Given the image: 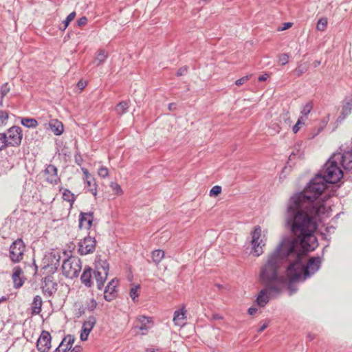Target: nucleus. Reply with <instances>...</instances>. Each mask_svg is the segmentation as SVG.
I'll use <instances>...</instances> for the list:
<instances>
[{
  "label": "nucleus",
  "instance_id": "17",
  "mask_svg": "<svg viewBox=\"0 0 352 352\" xmlns=\"http://www.w3.org/2000/svg\"><path fill=\"white\" fill-rule=\"evenodd\" d=\"M96 323V318L94 316H89L87 320L83 322L81 331L90 333Z\"/></svg>",
  "mask_w": 352,
  "mask_h": 352
},
{
  "label": "nucleus",
  "instance_id": "62",
  "mask_svg": "<svg viewBox=\"0 0 352 352\" xmlns=\"http://www.w3.org/2000/svg\"><path fill=\"white\" fill-rule=\"evenodd\" d=\"M307 337H308L309 340L311 341L314 339L315 336L314 334L309 333Z\"/></svg>",
  "mask_w": 352,
  "mask_h": 352
},
{
  "label": "nucleus",
  "instance_id": "12",
  "mask_svg": "<svg viewBox=\"0 0 352 352\" xmlns=\"http://www.w3.org/2000/svg\"><path fill=\"white\" fill-rule=\"evenodd\" d=\"M117 283V280L112 279L106 286L104 291V298L107 301H111L116 298Z\"/></svg>",
  "mask_w": 352,
  "mask_h": 352
},
{
  "label": "nucleus",
  "instance_id": "5",
  "mask_svg": "<svg viewBox=\"0 0 352 352\" xmlns=\"http://www.w3.org/2000/svg\"><path fill=\"white\" fill-rule=\"evenodd\" d=\"M25 250L23 241L17 239L10 245L8 258L13 263H19L23 259Z\"/></svg>",
  "mask_w": 352,
  "mask_h": 352
},
{
  "label": "nucleus",
  "instance_id": "30",
  "mask_svg": "<svg viewBox=\"0 0 352 352\" xmlns=\"http://www.w3.org/2000/svg\"><path fill=\"white\" fill-rule=\"evenodd\" d=\"M295 156H298V157H302V153L300 151V145L298 144L295 146L294 151L291 153L289 160H292L295 158Z\"/></svg>",
  "mask_w": 352,
  "mask_h": 352
},
{
  "label": "nucleus",
  "instance_id": "32",
  "mask_svg": "<svg viewBox=\"0 0 352 352\" xmlns=\"http://www.w3.org/2000/svg\"><path fill=\"white\" fill-rule=\"evenodd\" d=\"M327 25V21L324 18L320 19L317 23L316 29L319 31H324Z\"/></svg>",
  "mask_w": 352,
  "mask_h": 352
},
{
  "label": "nucleus",
  "instance_id": "64",
  "mask_svg": "<svg viewBox=\"0 0 352 352\" xmlns=\"http://www.w3.org/2000/svg\"><path fill=\"white\" fill-rule=\"evenodd\" d=\"M78 87H81L82 88V87H83V83H82L81 81H80V82L78 83Z\"/></svg>",
  "mask_w": 352,
  "mask_h": 352
},
{
  "label": "nucleus",
  "instance_id": "24",
  "mask_svg": "<svg viewBox=\"0 0 352 352\" xmlns=\"http://www.w3.org/2000/svg\"><path fill=\"white\" fill-rule=\"evenodd\" d=\"M21 123L23 126L28 128H35L38 125V122L36 119L30 118H21Z\"/></svg>",
  "mask_w": 352,
  "mask_h": 352
},
{
  "label": "nucleus",
  "instance_id": "21",
  "mask_svg": "<svg viewBox=\"0 0 352 352\" xmlns=\"http://www.w3.org/2000/svg\"><path fill=\"white\" fill-rule=\"evenodd\" d=\"M138 321L140 323V326L138 327L139 329L142 331V333L143 335L146 334V332L149 328L147 326V324L151 322L150 318L144 316H142L138 318Z\"/></svg>",
  "mask_w": 352,
  "mask_h": 352
},
{
  "label": "nucleus",
  "instance_id": "35",
  "mask_svg": "<svg viewBox=\"0 0 352 352\" xmlns=\"http://www.w3.org/2000/svg\"><path fill=\"white\" fill-rule=\"evenodd\" d=\"M327 120H325V119H323L321 122V124L320 125V126L317 129V130L313 132V134L311 135V138H314V137H316L318 134H319L322 130L325 127V126L327 125Z\"/></svg>",
  "mask_w": 352,
  "mask_h": 352
},
{
  "label": "nucleus",
  "instance_id": "2",
  "mask_svg": "<svg viewBox=\"0 0 352 352\" xmlns=\"http://www.w3.org/2000/svg\"><path fill=\"white\" fill-rule=\"evenodd\" d=\"M292 235L283 237L260 267L259 280L272 293L281 294L287 287L289 295L292 296L297 291L296 283L304 282L320 268L319 256L311 257L306 265L303 263L300 248L306 252L313 250L308 249V244H302L298 236Z\"/></svg>",
  "mask_w": 352,
  "mask_h": 352
},
{
  "label": "nucleus",
  "instance_id": "41",
  "mask_svg": "<svg viewBox=\"0 0 352 352\" xmlns=\"http://www.w3.org/2000/svg\"><path fill=\"white\" fill-rule=\"evenodd\" d=\"M10 88L8 83H4L1 87V97H4L10 91Z\"/></svg>",
  "mask_w": 352,
  "mask_h": 352
},
{
  "label": "nucleus",
  "instance_id": "18",
  "mask_svg": "<svg viewBox=\"0 0 352 352\" xmlns=\"http://www.w3.org/2000/svg\"><path fill=\"white\" fill-rule=\"evenodd\" d=\"M42 298L40 296H34L33 302L32 303V314H38L41 311L42 307Z\"/></svg>",
  "mask_w": 352,
  "mask_h": 352
},
{
  "label": "nucleus",
  "instance_id": "59",
  "mask_svg": "<svg viewBox=\"0 0 352 352\" xmlns=\"http://www.w3.org/2000/svg\"><path fill=\"white\" fill-rule=\"evenodd\" d=\"M176 109V104L175 103H170L168 105V109L170 111H173Z\"/></svg>",
  "mask_w": 352,
  "mask_h": 352
},
{
  "label": "nucleus",
  "instance_id": "43",
  "mask_svg": "<svg viewBox=\"0 0 352 352\" xmlns=\"http://www.w3.org/2000/svg\"><path fill=\"white\" fill-rule=\"evenodd\" d=\"M109 171L106 167H100L98 170V175L101 177H106L108 176Z\"/></svg>",
  "mask_w": 352,
  "mask_h": 352
},
{
  "label": "nucleus",
  "instance_id": "31",
  "mask_svg": "<svg viewBox=\"0 0 352 352\" xmlns=\"http://www.w3.org/2000/svg\"><path fill=\"white\" fill-rule=\"evenodd\" d=\"M50 256L52 258L50 265L53 266L55 269H57L58 267L60 265V256L59 254L54 253L51 254Z\"/></svg>",
  "mask_w": 352,
  "mask_h": 352
},
{
  "label": "nucleus",
  "instance_id": "39",
  "mask_svg": "<svg viewBox=\"0 0 352 352\" xmlns=\"http://www.w3.org/2000/svg\"><path fill=\"white\" fill-rule=\"evenodd\" d=\"M111 188L114 191V192L117 195H120L122 192V188L120 186L116 183V182H111L110 184Z\"/></svg>",
  "mask_w": 352,
  "mask_h": 352
},
{
  "label": "nucleus",
  "instance_id": "51",
  "mask_svg": "<svg viewBox=\"0 0 352 352\" xmlns=\"http://www.w3.org/2000/svg\"><path fill=\"white\" fill-rule=\"evenodd\" d=\"M89 333L81 331L80 340L82 341H86L88 339Z\"/></svg>",
  "mask_w": 352,
  "mask_h": 352
},
{
  "label": "nucleus",
  "instance_id": "7",
  "mask_svg": "<svg viewBox=\"0 0 352 352\" xmlns=\"http://www.w3.org/2000/svg\"><path fill=\"white\" fill-rule=\"evenodd\" d=\"M252 234V251L251 252L255 256H259L263 253V246L265 243L263 240H259L261 236V228L260 226H256L251 233Z\"/></svg>",
  "mask_w": 352,
  "mask_h": 352
},
{
  "label": "nucleus",
  "instance_id": "57",
  "mask_svg": "<svg viewBox=\"0 0 352 352\" xmlns=\"http://www.w3.org/2000/svg\"><path fill=\"white\" fill-rule=\"evenodd\" d=\"M80 349H81V347L79 346H76L75 347H74L73 349H71V351L70 352H80Z\"/></svg>",
  "mask_w": 352,
  "mask_h": 352
},
{
  "label": "nucleus",
  "instance_id": "63",
  "mask_svg": "<svg viewBox=\"0 0 352 352\" xmlns=\"http://www.w3.org/2000/svg\"><path fill=\"white\" fill-rule=\"evenodd\" d=\"M6 300H7V298L6 296H2L1 298H0V303L3 301H6Z\"/></svg>",
  "mask_w": 352,
  "mask_h": 352
},
{
  "label": "nucleus",
  "instance_id": "36",
  "mask_svg": "<svg viewBox=\"0 0 352 352\" xmlns=\"http://www.w3.org/2000/svg\"><path fill=\"white\" fill-rule=\"evenodd\" d=\"M308 69V67L305 64L300 65L296 69L295 72L298 76H300L302 74L305 73Z\"/></svg>",
  "mask_w": 352,
  "mask_h": 352
},
{
  "label": "nucleus",
  "instance_id": "16",
  "mask_svg": "<svg viewBox=\"0 0 352 352\" xmlns=\"http://www.w3.org/2000/svg\"><path fill=\"white\" fill-rule=\"evenodd\" d=\"M186 311L184 307H183L180 310L175 311L173 320L175 325L182 327L186 323Z\"/></svg>",
  "mask_w": 352,
  "mask_h": 352
},
{
  "label": "nucleus",
  "instance_id": "33",
  "mask_svg": "<svg viewBox=\"0 0 352 352\" xmlns=\"http://www.w3.org/2000/svg\"><path fill=\"white\" fill-rule=\"evenodd\" d=\"M140 289L139 285H135L130 289L129 295L132 300L135 302V299L138 297V289Z\"/></svg>",
  "mask_w": 352,
  "mask_h": 352
},
{
  "label": "nucleus",
  "instance_id": "6",
  "mask_svg": "<svg viewBox=\"0 0 352 352\" xmlns=\"http://www.w3.org/2000/svg\"><path fill=\"white\" fill-rule=\"evenodd\" d=\"M6 135V143L8 146H18L21 144L23 134L22 129L20 126H13L10 127L7 133H5Z\"/></svg>",
  "mask_w": 352,
  "mask_h": 352
},
{
  "label": "nucleus",
  "instance_id": "61",
  "mask_svg": "<svg viewBox=\"0 0 352 352\" xmlns=\"http://www.w3.org/2000/svg\"><path fill=\"white\" fill-rule=\"evenodd\" d=\"M320 63H321L320 60H316L314 61L313 65H314V67H317L320 65Z\"/></svg>",
  "mask_w": 352,
  "mask_h": 352
},
{
  "label": "nucleus",
  "instance_id": "4",
  "mask_svg": "<svg viewBox=\"0 0 352 352\" xmlns=\"http://www.w3.org/2000/svg\"><path fill=\"white\" fill-rule=\"evenodd\" d=\"M82 268V263L79 258L72 256L65 259L62 264L63 274L69 278L78 277Z\"/></svg>",
  "mask_w": 352,
  "mask_h": 352
},
{
  "label": "nucleus",
  "instance_id": "13",
  "mask_svg": "<svg viewBox=\"0 0 352 352\" xmlns=\"http://www.w3.org/2000/svg\"><path fill=\"white\" fill-rule=\"evenodd\" d=\"M93 212H80L79 216V227L85 228L87 230L90 229L94 221Z\"/></svg>",
  "mask_w": 352,
  "mask_h": 352
},
{
  "label": "nucleus",
  "instance_id": "40",
  "mask_svg": "<svg viewBox=\"0 0 352 352\" xmlns=\"http://www.w3.org/2000/svg\"><path fill=\"white\" fill-rule=\"evenodd\" d=\"M96 306H97L96 301L94 298H92L89 302H87L86 308L89 311H92L96 308Z\"/></svg>",
  "mask_w": 352,
  "mask_h": 352
},
{
  "label": "nucleus",
  "instance_id": "60",
  "mask_svg": "<svg viewBox=\"0 0 352 352\" xmlns=\"http://www.w3.org/2000/svg\"><path fill=\"white\" fill-rule=\"evenodd\" d=\"M83 173L85 175V180L87 179V177H92L87 171V169H82Z\"/></svg>",
  "mask_w": 352,
  "mask_h": 352
},
{
  "label": "nucleus",
  "instance_id": "44",
  "mask_svg": "<svg viewBox=\"0 0 352 352\" xmlns=\"http://www.w3.org/2000/svg\"><path fill=\"white\" fill-rule=\"evenodd\" d=\"M279 61L282 65H285L289 61V56L287 54H283L279 56Z\"/></svg>",
  "mask_w": 352,
  "mask_h": 352
},
{
  "label": "nucleus",
  "instance_id": "58",
  "mask_svg": "<svg viewBox=\"0 0 352 352\" xmlns=\"http://www.w3.org/2000/svg\"><path fill=\"white\" fill-rule=\"evenodd\" d=\"M267 77H268V76L267 74L260 76L258 77V80L259 81H265L267 80Z\"/></svg>",
  "mask_w": 352,
  "mask_h": 352
},
{
  "label": "nucleus",
  "instance_id": "42",
  "mask_svg": "<svg viewBox=\"0 0 352 352\" xmlns=\"http://www.w3.org/2000/svg\"><path fill=\"white\" fill-rule=\"evenodd\" d=\"M6 133H0V150H3V148L7 147L6 143Z\"/></svg>",
  "mask_w": 352,
  "mask_h": 352
},
{
  "label": "nucleus",
  "instance_id": "49",
  "mask_svg": "<svg viewBox=\"0 0 352 352\" xmlns=\"http://www.w3.org/2000/svg\"><path fill=\"white\" fill-rule=\"evenodd\" d=\"M87 18L86 16H82L77 21V25L80 27L83 26L87 23Z\"/></svg>",
  "mask_w": 352,
  "mask_h": 352
},
{
  "label": "nucleus",
  "instance_id": "15",
  "mask_svg": "<svg viewBox=\"0 0 352 352\" xmlns=\"http://www.w3.org/2000/svg\"><path fill=\"white\" fill-rule=\"evenodd\" d=\"M23 273L22 269L19 267L16 266L13 269V273L12 275V278L14 283V288H20L23 285V280L20 277L21 274Z\"/></svg>",
  "mask_w": 352,
  "mask_h": 352
},
{
  "label": "nucleus",
  "instance_id": "14",
  "mask_svg": "<svg viewBox=\"0 0 352 352\" xmlns=\"http://www.w3.org/2000/svg\"><path fill=\"white\" fill-rule=\"evenodd\" d=\"M352 111V95L345 98L342 107L341 116L338 117V121H342Z\"/></svg>",
  "mask_w": 352,
  "mask_h": 352
},
{
  "label": "nucleus",
  "instance_id": "46",
  "mask_svg": "<svg viewBox=\"0 0 352 352\" xmlns=\"http://www.w3.org/2000/svg\"><path fill=\"white\" fill-rule=\"evenodd\" d=\"M68 347H66L63 342H60L59 346L55 349L54 352H67Z\"/></svg>",
  "mask_w": 352,
  "mask_h": 352
},
{
  "label": "nucleus",
  "instance_id": "37",
  "mask_svg": "<svg viewBox=\"0 0 352 352\" xmlns=\"http://www.w3.org/2000/svg\"><path fill=\"white\" fill-rule=\"evenodd\" d=\"M303 124H305V120H303L302 117H300L298 118L296 124L293 126V128H292L293 132L294 133H296L299 131L300 126H302Z\"/></svg>",
  "mask_w": 352,
  "mask_h": 352
},
{
  "label": "nucleus",
  "instance_id": "19",
  "mask_svg": "<svg viewBox=\"0 0 352 352\" xmlns=\"http://www.w3.org/2000/svg\"><path fill=\"white\" fill-rule=\"evenodd\" d=\"M50 126L51 130L54 132V133L56 135H60L63 132V125L58 120H52L50 123Z\"/></svg>",
  "mask_w": 352,
  "mask_h": 352
},
{
  "label": "nucleus",
  "instance_id": "25",
  "mask_svg": "<svg viewBox=\"0 0 352 352\" xmlns=\"http://www.w3.org/2000/svg\"><path fill=\"white\" fill-rule=\"evenodd\" d=\"M129 104L127 101L120 102L116 107V111L119 115L125 113L129 109Z\"/></svg>",
  "mask_w": 352,
  "mask_h": 352
},
{
  "label": "nucleus",
  "instance_id": "20",
  "mask_svg": "<svg viewBox=\"0 0 352 352\" xmlns=\"http://www.w3.org/2000/svg\"><path fill=\"white\" fill-rule=\"evenodd\" d=\"M108 58V54L104 50H100L98 54L96 55L93 63L96 66H100L104 63L106 59Z\"/></svg>",
  "mask_w": 352,
  "mask_h": 352
},
{
  "label": "nucleus",
  "instance_id": "48",
  "mask_svg": "<svg viewBox=\"0 0 352 352\" xmlns=\"http://www.w3.org/2000/svg\"><path fill=\"white\" fill-rule=\"evenodd\" d=\"M249 79V77L248 76H243L238 80H236L235 84L237 86H241L243 85L245 82H247Z\"/></svg>",
  "mask_w": 352,
  "mask_h": 352
},
{
  "label": "nucleus",
  "instance_id": "27",
  "mask_svg": "<svg viewBox=\"0 0 352 352\" xmlns=\"http://www.w3.org/2000/svg\"><path fill=\"white\" fill-rule=\"evenodd\" d=\"M76 12H71L67 18L63 21V25L59 28L60 30L64 31L69 25L71 21H72L76 17Z\"/></svg>",
  "mask_w": 352,
  "mask_h": 352
},
{
  "label": "nucleus",
  "instance_id": "38",
  "mask_svg": "<svg viewBox=\"0 0 352 352\" xmlns=\"http://www.w3.org/2000/svg\"><path fill=\"white\" fill-rule=\"evenodd\" d=\"M221 192V187L219 186H213L210 190V196L215 197L219 195Z\"/></svg>",
  "mask_w": 352,
  "mask_h": 352
},
{
  "label": "nucleus",
  "instance_id": "56",
  "mask_svg": "<svg viewBox=\"0 0 352 352\" xmlns=\"http://www.w3.org/2000/svg\"><path fill=\"white\" fill-rule=\"evenodd\" d=\"M335 229L336 228L333 226H327L326 228V232L329 234H331V233L334 232Z\"/></svg>",
  "mask_w": 352,
  "mask_h": 352
},
{
  "label": "nucleus",
  "instance_id": "11",
  "mask_svg": "<svg viewBox=\"0 0 352 352\" xmlns=\"http://www.w3.org/2000/svg\"><path fill=\"white\" fill-rule=\"evenodd\" d=\"M58 170L56 167L52 164H49L44 170V176L45 180L51 184H57L60 181V178L57 174Z\"/></svg>",
  "mask_w": 352,
  "mask_h": 352
},
{
  "label": "nucleus",
  "instance_id": "23",
  "mask_svg": "<svg viewBox=\"0 0 352 352\" xmlns=\"http://www.w3.org/2000/svg\"><path fill=\"white\" fill-rule=\"evenodd\" d=\"M153 262L158 265L162 258L164 257V252L162 250H155L151 254Z\"/></svg>",
  "mask_w": 352,
  "mask_h": 352
},
{
  "label": "nucleus",
  "instance_id": "28",
  "mask_svg": "<svg viewBox=\"0 0 352 352\" xmlns=\"http://www.w3.org/2000/svg\"><path fill=\"white\" fill-rule=\"evenodd\" d=\"M63 199L71 204V205L75 201L74 195L68 189H64L63 192Z\"/></svg>",
  "mask_w": 352,
  "mask_h": 352
},
{
  "label": "nucleus",
  "instance_id": "53",
  "mask_svg": "<svg viewBox=\"0 0 352 352\" xmlns=\"http://www.w3.org/2000/svg\"><path fill=\"white\" fill-rule=\"evenodd\" d=\"M258 311V309L256 307H250L248 309V314L250 315H254L256 313V311Z\"/></svg>",
  "mask_w": 352,
  "mask_h": 352
},
{
  "label": "nucleus",
  "instance_id": "54",
  "mask_svg": "<svg viewBox=\"0 0 352 352\" xmlns=\"http://www.w3.org/2000/svg\"><path fill=\"white\" fill-rule=\"evenodd\" d=\"M268 327V323L267 322H265L258 329V333H261L262 331H263L267 327Z\"/></svg>",
  "mask_w": 352,
  "mask_h": 352
},
{
  "label": "nucleus",
  "instance_id": "47",
  "mask_svg": "<svg viewBox=\"0 0 352 352\" xmlns=\"http://www.w3.org/2000/svg\"><path fill=\"white\" fill-rule=\"evenodd\" d=\"M68 347H66L63 342H60L59 346L55 349L54 352H67Z\"/></svg>",
  "mask_w": 352,
  "mask_h": 352
},
{
  "label": "nucleus",
  "instance_id": "26",
  "mask_svg": "<svg viewBox=\"0 0 352 352\" xmlns=\"http://www.w3.org/2000/svg\"><path fill=\"white\" fill-rule=\"evenodd\" d=\"M313 109V104L311 102H309L306 103L302 108L300 113L301 116L302 117L303 120H305L307 119V116L311 112V109Z\"/></svg>",
  "mask_w": 352,
  "mask_h": 352
},
{
  "label": "nucleus",
  "instance_id": "34",
  "mask_svg": "<svg viewBox=\"0 0 352 352\" xmlns=\"http://www.w3.org/2000/svg\"><path fill=\"white\" fill-rule=\"evenodd\" d=\"M8 120V113L5 111H0V126L6 124Z\"/></svg>",
  "mask_w": 352,
  "mask_h": 352
},
{
  "label": "nucleus",
  "instance_id": "9",
  "mask_svg": "<svg viewBox=\"0 0 352 352\" xmlns=\"http://www.w3.org/2000/svg\"><path fill=\"white\" fill-rule=\"evenodd\" d=\"M37 349L40 352H48L51 348V336L48 331H43L37 340Z\"/></svg>",
  "mask_w": 352,
  "mask_h": 352
},
{
  "label": "nucleus",
  "instance_id": "29",
  "mask_svg": "<svg viewBox=\"0 0 352 352\" xmlns=\"http://www.w3.org/2000/svg\"><path fill=\"white\" fill-rule=\"evenodd\" d=\"M75 341V338L72 335H67L63 340H62L63 343L65 345L66 347H68V349H71L72 347V344Z\"/></svg>",
  "mask_w": 352,
  "mask_h": 352
},
{
  "label": "nucleus",
  "instance_id": "10",
  "mask_svg": "<svg viewBox=\"0 0 352 352\" xmlns=\"http://www.w3.org/2000/svg\"><path fill=\"white\" fill-rule=\"evenodd\" d=\"M280 294L272 293L268 287L265 286V287L258 293L256 298V302L260 307H263L269 302L270 298H275Z\"/></svg>",
  "mask_w": 352,
  "mask_h": 352
},
{
  "label": "nucleus",
  "instance_id": "45",
  "mask_svg": "<svg viewBox=\"0 0 352 352\" xmlns=\"http://www.w3.org/2000/svg\"><path fill=\"white\" fill-rule=\"evenodd\" d=\"M68 347H66L63 342H60L59 346L55 349L54 352H67Z\"/></svg>",
  "mask_w": 352,
  "mask_h": 352
},
{
  "label": "nucleus",
  "instance_id": "55",
  "mask_svg": "<svg viewBox=\"0 0 352 352\" xmlns=\"http://www.w3.org/2000/svg\"><path fill=\"white\" fill-rule=\"evenodd\" d=\"M146 352H161L160 349L153 347L147 348Z\"/></svg>",
  "mask_w": 352,
  "mask_h": 352
},
{
  "label": "nucleus",
  "instance_id": "8",
  "mask_svg": "<svg viewBox=\"0 0 352 352\" xmlns=\"http://www.w3.org/2000/svg\"><path fill=\"white\" fill-rule=\"evenodd\" d=\"M96 240L95 237L87 235L78 242V252L80 255L91 254L95 251Z\"/></svg>",
  "mask_w": 352,
  "mask_h": 352
},
{
  "label": "nucleus",
  "instance_id": "52",
  "mask_svg": "<svg viewBox=\"0 0 352 352\" xmlns=\"http://www.w3.org/2000/svg\"><path fill=\"white\" fill-rule=\"evenodd\" d=\"M292 25V23H289V22L288 23H285L283 24V28H279L278 30H281V31H283V30H287L288 28H291Z\"/></svg>",
  "mask_w": 352,
  "mask_h": 352
},
{
  "label": "nucleus",
  "instance_id": "50",
  "mask_svg": "<svg viewBox=\"0 0 352 352\" xmlns=\"http://www.w3.org/2000/svg\"><path fill=\"white\" fill-rule=\"evenodd\" d=\"M187 70H188V68L187 67H182L181 68H179L177 73H176V75L177 76H184L185 75L186 73H187Z\"/></svg>",
  "mask_w": 352,
  "mask_h": 352
},
{
  "label": "nucleus",
  "instance_id": "1",
  "mask_svg": "<svg viewBox=\"0 0 352 352\" xmlns=\"http://www.w3.org/2000/svg\"><path fill=\"white\" fill-rule=\"evenodd\" d=\"M326 162L323 168L314 177L302 192L295 193L288 200L285 213V226L292 234L298 236L308 249L315 250L318 241L314 232L318 228L317 219L329 217L330 207L324 204L330 197L324 195L322 203L316 200L327 188V184H336L343 177L338 164L352 173V140L340 147Z\"/></svg>",
  "mask_w": 352,
  "mask_h": 352
},
{
  "label": "nucleus",
  "instance_id": "22",
  "mask_svg": "<svg viewBox=\"0 0 352 352\" xmlns=\"http://www.w3.org/2000/svg\"><path fill=\"white\" fill-rule=\"evenodd\" d=\"M85 181L88 190L91 192L93 195L96 196L97 194V188L95 179L93 177H87Z\"/></svg>",
  "mask_w": 352,
  "mask_h": 352
},
{
  "label": "nucleus",
  "instance_id": "3",
  "mask_svg": "<svg viewBox=\"0 0 352 352\" xmlns=\"http://www.w3.org/2000/svg\"><path fill=\"white\" fill-rule=\"evenodd\" d=\"M109 270V265L106 260H103L100 256H97L94 263V269L89 266L84 268L83 272L80 276L82 283L87 287H91L93 285L92 277L94 276L98 289H102L104 283L107 280Z\"/></svg>",
  "mask_w": 352,
  "mask_h": 352
}]
</instances>
